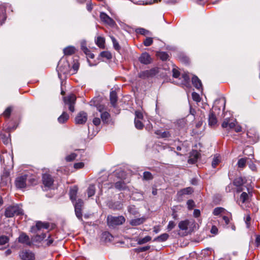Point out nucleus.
I'll return each mask as SVG.
<instances>
[{
	"mask_svg": "<svg viewBox=\"0 0 260 260\" xmlns=\"http://www.w3.org/2000/svg\"><path fill=\"white\" fill-rule=\"evenodd\" d=\"M181 78V81L180 82H176V84L186 85L189 83V77L188 74L184 73L182 74Z\"/></svg>",
	"mask_w": 260,
	"mask_h": 260,
	"instance_id": "obj_19",
	"label": "nucleus"
},
{
	"mask_svg": "<svg viewBox=\"0 0 260 260\" xmlns=\"http://www.w3.org/2000/svg\"><path fill=\"white\" fill-rule=\"evenodd\" d=\"M12 107H8L3 113L4 116L7 118H9V117L11 115V113L12 112Z\"/></svg>",
	"mask_w": 260,
	"mask_h": 260,
	"instance_id": "obj_42",
	"label": "nucleus"
},
{
	"mask_svg": "<svg viewBox=\"0 0 260 260\" xmlns=\"http://www.w3.org/2000/svg\"><path fill=\"white\" fill-rule=\"evenodd\" d=\"M188 225L189 221L188 220H185L180 221L179 223L178 226L181 230H186L188 229Z\"/></svg>",
	"mask_w": 260,
	"mask_h": 260,
	"instance_id": "obj_28",
	"label": "nucleus"
},
{
	"mask_svg": "<svg viewBox=\"0 0 260 260\" xmlns=\"http://www.w3.org/2000/svg\"><path fill=\"white\" fill-rule=\"evenodd\" d=\"M157 56L162 60H166L169 57L168 54L165 52H159L157 53Z\"/></svg>",
	"mask_w": 260,
	"mask_h": 260,
	"instance_id": "obj_35",
	"label": "nucleus"
},
{
	"mask_svg": "<svg viewBox=\"0 0 260 260\" xmlns=\"http://www.w3.org/2000/svg\"><path fill=\"white\" fill-rule=\"evenodd\" d=\"M87 114L84 111L80 112L75 118V121L77 124H84L87 121Z\"/></svg>",
	"mask_w": 260,
	"mask_h": 260,
	"instance_id": "obj_9",
	"label": "nucleus"
},
{
	"mask_svg": "<svg viewBox=\"0 0 260 260\" xmlns=\"http://www.w3.org/2000/svg\"><path fill=\"white\" fill-rule=\"evenodd\" d=\"M73 203L74 204V207L78 208L80 209H82L84 204L83 201L81 199H78L77 201H75Z\"/></svg>",
	"mask_w": 260,
	"mask_h": 260,
	"instance_id": "obj_45",
	"label": "nucleus"
},
{
	"mask_svg": "<svg viewBox=\"0 0 260 260\" xmlns=\"http://www.w3.org/2000/svg\"><path fill=\"white\" fill-rule=\"evenodd\" d=\"M193 192V189L190 187H188L185 188H183L178 191V193L180 196L184 195V194H190Z\"/></svg>",
	"mask_w": 260,
	"mask_h": 260,
	"instance_id": "obj_27",
	"label": "nucleus"
},
{
	"mask_svg": "<svg viewBox=\"0 0 260 260\" xmlns=\"http://www.w3.org/2000/svg\"><path fill=\"white\" fill-rule=\"evenodd\" d=\"M84 166V164L83 162H77V163H75L74 164V168L76 169H81V168H82Z\"/></svg>",
	"mask_w": 260,
	"mask_h": 260,
	"instance_id": "obj_61",
	"label": "nucleus"
},
{
	"mask_svg": "<svg viewBox=\"0 0 260 260\" xmlns=\"http://www.w3.org/2000/svg\"><path fill=\"white\" fill-rule=\"evenodd\" d=\"M103 238H105L106 240L111 241L113 236L109 232H104L103 234Z\"/></svg>",
	"mask_w": 260,
	"mask_h": 260,
	"instance_id": "obj_51",
	"label": "nucleus"
},
{
	"mask_svg": "<svg viewBox=\"0 0 260 260\" xmlns=\"http://www.w3.org/2000/svg\"><path fill=\"white\" fill-rule=\"evenodd\" d=\"M209 124L211 126L215 125L217 123V119L213 111H210L209 114Z\"/></svg>",
	"mask_w": 260,
	"mask_h": 260,
	"instance_id": "obj_20",
	"label": "nucleus"
},
{
	"mask_svg": "<svg viewBox=\"0 0 260 260\" xmlns=\"http://www.w3.org/2000/svg\"><path fill=\"white\" fill-rule=\"evenodd\" d=\"M222 219L225 222V224L227 225V224H228L229 223V222H230V218L228 217H227V216H226L225 215H223L222 216Z\"/></svg>",
	"mask_w": 260,
	"mask_h": 260,
	"instance_id": "obj_64",
	"label": "nucleus"
},
{
	"mask_svg": "<svg viewBox=\"0 0 260 260\" xmlns=\"http://www.w3.org/2000/svg\"><path fill=\"white\" fill-rule=\"evenodd\" d=\"M139 60L141 63L148 64L151 62L152 58L148 53L144 52L139 57Z\"/></svg>",
	"mask_w": 260,
	"mask_h": 260,
	"instance_id": "obj_14",
	"label": "nucleus"
},
{
	"mask_svg": "<svg viewBox=\"0 0 260 260\" xmlns=\"http://www.w3.org/2000/svg\"><path fill=\"white\" fill-rule=\"evenodd\" d=\"M18 241L22 244H25L28 246H31L32 242L29 237L24 233H21L18 238Z\"/></svg>",
	"mask_w": 260,
	"mask_h": 260,
	"instance_id": "obj_11",
	"label": "nucleus"
},
{
	"mask_svg": "<svg viewBox=\"0 0 260 260\" xmlns=\"http://www.w3.org/2000/svg\"><path fill=\"white\" fill-rule=\"evenodd\" d=\"M64 102L66 105H69V109L70 111L73 112L75 110L74 105L76 100V96L74 94H71L63 98Z\"/></svg>",
	"mask_w": 260,
	"mask_h": 260,
	"instance_id": "obj_6",
	"label": "nucleus"
},
{
	"mask_svg": "<svg viewBox=\"0 0 260 260\" xmlns=\"http://www.w3.org/2000/svg\"><path fill=\"white\" fill-rule=\"evenodd\" d=\"M76 48L73 46H68L63 49L65 55H71L75 53Z\"/></svg>",
	"mask_w": 260,
	"mask_h": 260,
	"instance_id": "obj_21",
	"label": "nucleus"
},
{
	"mask_svg": "<svg viewBox=\"0 0 260 260\" xmlns=\"http://www.w3.org/2000/svg\"><path fill=\"white\" fill-rule=\"evenodd\" d=\"M175 225L176 224L174 221H170L168 225L167 229L168 230V231H171L175 228Z\"/></svg>",
	"mask_w": 260,
	"mask_h": 260,
	"instance_id": "obj_58",
	"label": "nucleus"
},
{
	"mask_svg": "<svg viewBox=\"0 0 260 260\" xmlns=\"http://www.w3.org/2000/svg\"><path fill=\"white\" fill-rule=\"evenodd\" d=\"M110 38L112 41L113 46L115 49H116V50H119L120 48V47L116 39L113 36H111Z\"/></svg>",
	"mask_w": 260,
	"mask_h": 260,
	"instance_id": "obj_40",
	"label": "nucleus"
},
{
	"mask_svg": "<svg viewBox=\"0 0 260 260\" xmlns=\"http://www.w3.org/2000/svg\"><path fill=\"white\" fill-rule=\"evenodd\" d=\"M49 226L50 224L48 222H43L40 221H37L36 225L31 228V232L33 233H37L36 236H34L31 238V240L33 242H40L42 241L46 237V235L44 233H42L41 235H39L38 232L42 229H49Z\"/></svg>",
	"mask_w": 260,
	"mask_h": 260,
	"instance_id": "obj_1",
	"label": "nucleus"
},
{
	"mask_svg": "<svg viewBox=\"0 0 260 260\" xmlns=\"http://www.w3.org/2000/svg\"><path fill=\"white\" fill-rule=\"evenodd\" d=\"M192 83L193 85L197 89H202V84L201 81L198 78V77L196 76H193L192 78Z\"/></svg>",
	"mask_w": 260,
	"mask_h": 260,
	"instance_id": "obj_16",
	"label": "nucleus"
},
{
	"mask_svg": "<svg viewBox=\"0 0 260 260\" xmlns=\"http://www.w3.org/2000/svg\"><path fill=\"white\" fill-rule=\"evenodd\" d=\"M150 246H144V247H142L137 248L135 249V251L136 252L139 253V252L146 251L149 250L150 249Z\"/></svg>",
	"mask_w": 260,
	"mask_h": 260,
	"instance_id": "obj_46",
	"label": "nucleus"
},
{
	"mask_svg": "<svg viewBox=\"0 0 260 260\" xmlns=\"http://www.w3.org/2000/svg\"><path fill=\"white\" fill-rule=\"evenodd\" d=\"M234 183L236 186H240L241 184H242V180L241 178L236 179L234 182Z\"/></svg>",
	"mask_w": 260,
	"mask_h": 260,
	"instance_id": "obj_63",
	"label": "nucleus"
},
{
	"mask_svg": "<svg viewBox=\"0 0 260 260\" xmlns=\"http://www.w3.org/2000/svg\"><path fill=\"white\" fill-rule=\"evenodd\" d=\"M78 191V188L77 186H74L70 189V198L73 203L76 201V196Z\"/></svg>",
	"mask_w": 260,
	"mask_h": 260,
	"instance_id": "obj_18",
	"label": "nucleus"
},
{
	"mask_svg": "<svg viewBox=\"0 0 260 260\" xmlns=\"http://www.w3.org/2000/svg\"><path fill=\"white\" fill-rule=\"evenodd\" d=\"M69 118V115L66 112H63L62 114L58 118V121L60 123H63L67 121Z\"/></svg>",
	"mask_w": 260,
	"mask_h": 260,
	"instance_id": "obj_23",
	"label": "nucleus"
},
{
	"mask_svg": "<svg viewBox=\"0 0 260 260\" xmlns=\"http://www.w3.org/2000/svg\"><path fill=\"white\" fill-rule=\"evenodd\" d=\"M89 105L91 106L96 107L97 110L101 113L106 110L105 106L103 104H101V98L99 97L94 98L89 102Z\"/></svg>",
	"mask_w": 260,
	"mask_h": 260,
	"instance_id": "obj_7",
	"label": "nucleus"
},
{
	"mask_svg": "<svg viewBox=\"0 0 260 260\" xmlns=\"http://www.w3.org/2000/svg\"><path fill=\"white\" fill-rule=\"evenodd\" d=\"M76 156L77 155L75 153H71V154L66 156V159L67 161H71L75 159Z\"/></svg>",
	"mask_w": 260,
	"mask_h": 260,
	"instance_id": "obj_53",
	"label": "nucleus"
},
{
	"mask_svg": "<svg viewBox=\"0 0 260 260\" xmlns=\"http://www.w3.org/2000/svg\"><path fill=\"white\" fill-rule=\"evenodd\" d=\"M153 179L152 174L149 172H144L143 173V179L146 180H151Z\"/></svg>",
	"mask_w": 260,
	"mask_h": 260,
	"instance_id": "obj_43",
	"label": "nucleus"
},
{
	"mask_svg": "<svg viewBox=\"0 0 260 260\" xmlns=\"http://www.w3.org/2000/svg\"><path fill=\"white\" fill-rule=\"evenodd\" d=\"M26 177V175H24L17 178L15 181L16 186L18 188L25 187Z\"/></svg>",
	"mask_w": 260,
	"mask_h": 260,
	"instance_id": "obj_13",
	"label": "nucleus"
},
{
	"mask_svg": "<svg viewBox=\"0 0 260 260\" xmlns=\"http://www.w3.org/2000/svg\"><path fill=\"white\" fill-rule=\"evenodd\" d=\"M23 213V210L19 206H12L6 209L5 215L7 217H12L15 215H18Z\"/></svg>",
	"mask_w": 260,
	"mask_h": 260,
	"instance_id": "obj_4",
	"label": "nucleus"
},
{
	"mask_svg": "<svg viewBox=\"0 0 260 260\" xmlns=\"http://www.w3.org/2000/svg\"><path fill=\"white\" fill-rule=\"evenodd\" d=\"M169 235L168 234L164 233V234H162L160 235V236L156 237L154 239V241L159 242H162L167 241L168 240V239L169 238Z\"/></svg>",
	"mask_w": 260,
	"mask_h": 260,
	"instance_id": "obj_22",
	"label": "nucleus"
},
{
	"mask_svg": "<svg viewBox=\"0 0 260 260\" xmlns=\"http://www.w3.org/2000/svg\"><path fill=\"white\" fill-rule=\"evenodd\" d=\"M100 56L103 58H105L107 59H110L112 58L111 53L107 51H102L100 53Z\"/></svg>",
	"mask_w": 260,
	"mask_h": 260,
	"instance_id": "obj_39",
	"label": "nucleus"
},
{
	"mask_svg": "<svg viewBox=\"0 0 260 260\" xmlns=\"http://www.w3.org/2000/svg\"><path fill=\"white\" fill-rule=\"evenodd\" d=\"M9 240H10L9 237L7 236H5V235L1 236H0V245H3L8 243Z\"/></svg>",
	"mask_w": 260,
	"mask_h": 260,
	"instance_id": "obj_37",
	"label": "nucleus"
},
{
	"mask_svg": "<svg viewBox=\"0 0 260 260\" xmlns=\"http://www.w3.org/2000/svg\"><path fill=\"white\" fill-rule=\"evenodd\" d=\"M110 115L109 113L106 111L103 112L101 114V118L104 123H108L109 120Z\"/></svg>",
	"mask_w": 260,
	"mask_h": 260,
	"instance_id": "obj_29",
	"label": "nucleus"
},
{
	"mask_svg": "<svg viewBox=\"0 0 260 260\" xmlns=\"http://www.w3.org/2000/svg\"><path fill=\"white\" fill-rule=\"evenodd\" d=\"M110 99L112 106L115 107L117 101V95L115 91L112 90L110 92Z\"/></svg>",
	"mask_w": 260,
	"mask_h": 260,
	"instance_id": "obj_17",
	"label": "nucleus"
},
{
	"mask_svg": "<svg viewBox=\"0 0 260 260\" xmlns=\"http://www.w3.org/2000/svg\"><path fill=\"white\" fill-rule=\"evenodd\" d=\"M192 98L193 101L197 102H199L201 101L200 95L195 92L192 93Z\"/></svg>",
	"mask_w": 260,
	"mask_h": 260,
	"instance_id": "obj_52",
	"label": "nucleus"
},
{
	"mask_svg": "<svg viewBox=\"0 0 260 260\" xmlns=\"http://www.w3.org/2000/svg\"><path fill=\"white\" fill-rule=\"evenodd\" d=\"M173 76L175 78H178L180 76L179 72L176 69H173Z\"/></svg>",
	"mask_w": 260,
	"mask_h": 260,
	"instance_id": "obj_60",
	"label": "nucleus"
},
{
	"mask_svg": "<svg viewBox=\"0 0 260 260\" xmlns=\"http://www.w3.org/2000/svg\"><path fill=\"white\" fill-rule=\"evenodd\" d=\"M137 32L141 35H146L148 34L149 31L144 28H138L137 30Z\"/></svg>",
	"mask_w": 260,
	"mask_h": 260,
	"instance_id": "obj_55",
	"label": "nucleus"
},
{
	"mask_svg": "<svg viewBox=\"0 0 260 260\" xmlns=\"http://www.w3.org/2000/svg\"><path fill=\"white\" fill-rule=\"evenodd\" d=\"M111 208L115 210H120L122 208V204L119 202H116L113 204Z\"/></svg>",
	"mask_w": 260,
	"mask_h": 260,
	"instance_id": "obj_41",
	"label": "nucleus"
},
{
	"mask_svg": "<svg viewBox=\"0 0 260 260\" xmlns=\"http://www.w3.org/2000/svg\"><path fill=\"white\" fill-rule=\"evenodd\" d=\"M151 240V237L150 236H147L143 238L139 239L138 241V244L139 245H142L150 241Z\"/></svg>",
	"mask_w": 260,
	"mask_h": 260,
	"instance_id": "obj_38",
	"label": "nucleus"
},
{
	"mask_svg": "<svg viewBox=\"0 0 260 260\" xmlns=\"http://www.w3.org/2000/svg\"><path fill=\"white\" fill-rule=\"evenodd\" d=\"M247 158H240L238 161V166L239 168H244L246 163Z\"/></svg>",
	"mask_w": 260,
	"mask_h": 260,
	"instance_id": "obj_44",
	"label": "nucleus"
},
{
	"mask_svg": "<svg viewBox=\"0 0 260 260\" xmlns=\"http://www.w3.org/2000/svg\"><path fill=\"white\" fill-rule=\"evenodd\" d=\"M145 219L143 218H136L131 220L130 223L132 225H138L142 223H143Z\"/></svg>",
	"mask_w": 260,
	"mask_h": 260,
	"instance_id": "obj_31",
	"label": "nucleus"
},
{
	"mask_svg": "<svg viewBox=\"0 0 260 260\" xmlns=\"http://www.w3.org/2000/svg\"><path fill=\"white\" fill-rule=\"evenodd\" d=\"M100 18L102 22L111 27H113L116 25V24L114 20L104 12H101Z\"/></svg>",
	"mask_w": 260,
	"mask_h": 260,
	"instance_id": "obj_8",
	"label": "nucleus"
},
{
	"mask_svg": "<svg viewBox=\"0 0 260 260\" xmlns=\"http://www.w3.org/2000/svg\"><path fill=\"white\" fill-rule=\"evenodd\" d=\"M249 200V196L246 192H243L240 197V200L242 203H244Z\"/></svg>",
	"mask_w": 260,
	"mask_h": 260,
	"instance_id": "obj_34",
	"label": "nucleus"
},
{
	"mask_svg": "<svg viewBox=\"0 0 260 260\" xmlns=\"http://www.w3.org/2000/svg\"><path fill=\"white\" fill-rule=\"evenodd\" d=\"M125 221L123 216L117 217L108 215L107 217V223L109 226H115L122 224Z\"/></svg>",
	"mask_w": 260,
	"mask_h": 260,
	"instance_id": "obj_3",
	"label": "nucleus"
},
{
	"mask_svg": "<svg viewBox=\"0 0 260 260\" xmlns=\"http://www.w3.org/2000/svg\"><path fill=\"white\" fill-rule=\"evenodd\" d=\"M19 256L22 260H34L35 257L34 253L29 250L21 251Z\"/></svg>",
	"mask_w": 260,
	"mask_h": 260,
	"instance_id": "obj_10",
	"label": "nucleus"
},
{
	"mask_svg": "<svg viewBox=\"0 0 260 260\" xmlns=\"http://www.w3.org/2000/svg\"><path fill=\"white\" fill-rule=\"evenodd\" d=\"M148 71L149 72L148 74L149 77L155 75L158 73L157 70L155 68L151 69L149 70H148Z\"/></svg>",
	"mask_w": 260,
	"mask_h": 260,
	"instance_id": "obj_54",
	"label": "nucleus"
},
{
	"mask_svg": "<svg viewBox=\"0 0 260 260\" xmlns=\"http://www.w3.org/2000/svg\"><path fill=\"white\" fill-rule=\"evenodd\" d=\"M115 187L119 190H124L126 188V184L123 181H118L115 183Z\"/></svg>",
	"mask_w": 260,
	"mask_h": 260,
	"instance_id": "obj_30",
	"label": "nucleus"
},
{
	"mask_svg": "<svg viewBox=\"0 0 260 260\" xmlns=\"http://www.w3.org/2000/svg\"><path fill=\"white\" fill-rule=\"evenodd\" d=\"M81 49L84 52V53H86L89 52L90 50L86 47V43L85 42H83L81 43Z\"/></svg>",
	"mask_w": 260,
	"mask_h": 260,
	"instance_id": "obj_57",
	"label": "nucleus"
},
{
	"mask_svg": "<svg viewBox=\"0 0 260 260\" xmlns=\"http://www.w3.org/2000/svg\"><path fill=\"white\" fill-rule=\"evenodd\" d=\"M58 77L61 79L62 75L66 74L69 70V64L67 61L60 60L57 67Z\"/></svg>",
	"mask_w": 260,
	"mask_h": 260,
	"instance_id": "obj_5",
	"label": "nucleus"
},
{
	"mask_svg": "<svg viewBox=\"0 0 260 260\" xmlns=\"http://www.w3.org/2000/svg\"><path fill=\"white\" fill-rule=\"evenodd\" d=\"M75 214L77 218L79 219H82V209L75 207Z\"/></svg>",
	"mask_w": 260,
	"mask_h": 260,
	"instance_id": "obj_49",
	"label": "nucleus"
},
{
	"mask_svg": "<svg viewBox=\"0 0 260 260\" xmlns=\"http://www.w3.org/2000/svg\"><path fill=\"white\" fill-rule=\"evenodd\" d=\"M187 205L189 209H192L194 206V202L191 200H189L187 202Z\"/></svg>",
	"mask_w": 260,
	"mask_h": 260,
	"instance_id": "obj_59",
	"label": "nucleus"
},
{
	"mask_svg": "<svg viewBox=\"0 0 260 260\" xmlns=\"http://www.w3.org/2000/svg\"><path fill=\"white\" fill-rule=\"evenodd\" d=\"M155 134L162 138H166L171 136V134L168 131L162 132L161 130H157L155 131Z\"/></svg>",
	"mask_w": 260,
	"mask_h": 260,
	"instance_id": "obj_26",
	"label": "nucleus"
},
{
	"mask_svg": "<svg viewBox=\"0 0 260 260\" xmlns=\"http://www.w3.org/2000/svg\"><path fill=\"white\" fill-rule=\"evenodd\" d=\"M199 156V152L196 150H193L190 154L188 162L189 164H193L198 160Z\"/></svg>",
	"mask_w": 260,
	"mask_h": 260,
	"instance_id": "obj_15",
	"label": "nucleus"
},
{
	"mask_svg": "<svg viewBox=\"0 0 260 260\" xmlns=\"http://www.w3.org/2000/svg\"><path fill=\"white\" fill-rule=\"evenodd\" d=\"M141 120L135 119V124L137 128L141 129L143 128L144 125L141 121Z\"/></svg>",
	"mask_w": 260,
	"mask_h": 260,
	"instance_id": "obj_47",
	"label": "nucleus"
},
{
	"mask_svg": "<svg viewBox=\"0 0 260 260\" xmlns=\"http://www.w3.org/2000/svg\"><path fill=\"white\" fill-rule=\"evenodd\" d=\"M225 211V209L222 207H217L214 209L213 214L214 215H219L221 214H224Z\"/></svg>",
	"mask_w": 260,
	"mask_h": 260,
	"instance_id": "obj_33",
	"label": "nucleus"
},
{
	"mask_svg": "<svg viewBox=\"0 0 260 260\" xmlns=\"http://www.w3.org/2000/svg\"><path fill=\"white\" fill-rule=\"evenodd\" d=\"M135 116L136 117L135 119L142 120L143 118V114L142 112L140 111H136Z\"/></svg>",
	"mask_w": 260,
	"mask_h": 260,
	"instance_id": "obj_56",
	"label": "nucleus"
},
{
	"mask_svg": "<svg viewBox=\"0 0 260 260\" xmlns=\"http://www.w3.org/2000/svg\"><path fill=\"white\" fill-rule=\"evenodd\" d=\"M92 122H93V123L95 126H98L101 123V119L99 118L95 117V118H93Z\"/></svg>",
	"mask_w": 260,
	"mask_h": 260,
	"instance_id": "obj_62",
	"label": "nucleus"
},
{
	"mask_svg": "<svg viewBox=\"0 0 260 260\" xmlns=\"http://www.w3.org/2000/svg\"><path fill=\"white\" fill-rule=\"evenodd\" d=\"M6 19L5 8L3 6H0V25L4 22Z\"/></svg>",
	"mask_w": 260,
	"mask_h": 260,
	"instance_id": "obj_24",
	"label": "nucleus"
},
{
	"mask_svg": "<svg viewBox=\"0 0 260 260\" xmlns=\"http://www.w3.org/2000/svg\"><path fill=\"white\" fill-rule=\"evenodd\" d=\"M220 162V159L218 155H215L212 161V166L213 168H215L216 166Z\"/></svg>",
	"mask_w": 260,
	"mask_h": 260,
	"instance_id": "obj_36",
	"label": "nucleus"
},
{
	"mask_svg": "<svg viewBox=\"0 0 260 260\" xmlns=\"http://www.w3.org/2000/svg\"><path fill=\"white\" fill-rule=\"evenodd\" d=\"M42 181L45 186L50 187L53 184L54 181L50 175L45 174L43 175Z\"/></svg>",
	"mask_w": 260,
	"mask_h": 260,
	"instance_id": "obj_12",
	"label": "nucleus"
},
{
	"mask_svg": "<svg viewBox=\"0 0 260 260\" xmlns=\"http://www.w3.org/2000/svg\"><path fill=\"white\" fill-rule=\"evenodd\" d=\"M221 126L223 128L234 129L237 133L240 132L242 131L241 126L238 124L236 119L233 118L225 119Z\"/></svg>",
	"mask_w": 260,
	"mask_h": 260,
	"instance_id": "obj_2",
	"label": "nucleus"
},
{
	"mask_svg": "<svg viewBox=\"0 0 260 260\" xmlns=\"http://www.w3.org/2000/svg\"><path fill=\"white\" fill-rule=\"evenodd\" d=\"M105 40L103 37H98L95 40V43L101 48L105 47Z\"/></svg>",
	"mask_w": 260,
	"mask_h": 260,
	"instance_id": "obj_25",
	"label": "nucleus"
},
{
	"mask_svg": "<svg viewBox=\"0 0 260 260\" xmlns=\"http://www.w3.org/2000/svg\"><path fill=\"white\" fill-rule=\"evenodd\" d=\"M153 43V39L152 38H147L143 41V44L145 46H150Z\"/></svg>",
	"mask_w": 260,
	"mask_h": 260,
	"instance_id": "obj_50",
	"label": "nucleus"
},
{
	"mask_svg": "<svg viewBox=\"0 0 260 260\" xmlns=\"http://www.w3.org/2000/svg\"><path fill=\"white\" fill-rule=\"evenodd\" d=\"M95 188L94 185H90L88 187L87 192L88 197H91L95 194Z\"/></svg>",
	"mask_w": 260,
	"mask_h": 260,
	"instance_id": "obj_32",
	"label": "nucleus"
},
{
	"mask_svg": "<svg viewBox=\"0 0 260 260\" xmlns=\"http://www.w3.org/2000/svg\"><path fill=\"white\" fill-rule=\"evenodd\" d=\"M148 73H149V72H148V70L142 71L139 74L138 76H139V77H140L141 78L145 79V78L149 77Z\"/></svg>",
	"mask_w": 260,
	"mask_h": 260,
	"instance_id": "obj_48",
	"label": "nucleus"
}]
</instances>
